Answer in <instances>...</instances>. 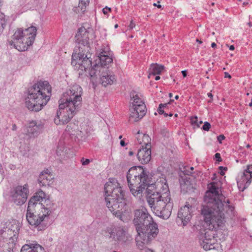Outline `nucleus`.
I'll return each instance as SVG.
<instances>
[{"mask_svg":"<svg viewBox=\"0 0 252 252\" xmlns=\"http://www.w3.org/2000/svg\"><path fill=\"white\" fill-rule=\"evenodd\" d=\"M45 193L40 190L29 200L26 213V219L29 223L35 222L33 220L36 217L35 214L38 210H40V208H42V204L40 203V202L45 199Z\"/></svg>","mask_w":252,"mask_h":252,"instance_id":"9b49d317","label":"nucleus"},{"mask_svg":"<svg viewBox=\"0 0 252 252\" xmlns=\"http://www.w3.org/2000/svg\"><path fill=\"white\" fill-rule=\"evenodd\" d=\"M252 164L247 166L239 181H237L238 184L244 185V188H247L251 184L252 178Z\"/></svg>","mask_w":252,"mask_h":252,"instance_id":"aec40b11","label":"nucleus"},{"mask_svg":"<svg viewBox=\"0 0 252 252\" xmlns=\"http://www.w3.org/2000/svg\"><path fill=\"white\" fill-rule=\"evenodd\" d=\"M135 24L132 22V21H131L129 25L128 26L129 29L132 30L134 27H135Z\"/></svg>","mask_w":252,"mask_h":252,"instance_id":"4c0bfd02","label":"nucleus"},{"mask_svg":"<svg viewBox=\"0 0 252 252\" xmlns=\"http://www.w3.org/2000/svg\"><path fill=\"white\" fill-rule=\"evenodd\" d=\"M120 145L122 147H124L126 146V144L125 143V141L124 140H121L120 141Z\"/></svg>","mask_w":252,"mask_h":252,"instance_id":"79ce46f5","label":"nucleus"},{"mask_svg":"<svg viewBox=\"0 0 252 252\" xmlns=\"http://www.w3.org/2000/svg\"><path fill=\"white\" fill-rule=\"evenodd\" d=\"M201 123H202V122H201V121H200V122H199V124H201Z\"/></svg>","mask_w":252,"mask_h":252,"instance_id":"69168bd1","label":"nucleus"},{"mask_svg":"<svg viewBox=\"0 0 252 252\" xmlns=\"http://www.w3.org/2000/svg\"><path fill=\"white\" fill-rule=\"evenodd\" d=\"M239 1H241L242 0H238Z\"/></svg>","mask_w":252,"mask_h":252,"instance_id":"338daca9","label":"nucleus"},{"mask_svg":"<svg viewBox=\"0 0 252 252\" xmlns=\"http://www.w3.org/2000/svg\"><path fill=\"white\" fill-rule=\"evenodd\" d=\"M133 155V152L132 151H129L128 152V156H132Z\"/></svg>","mask_w":252,"mask_h":252,"instance_id":"49530a36","label":"nucleus"},{"mask_svg":"<svg viewBox=\"0 0 252 252\" xmlns=\"http://www.w3.org/2000/svg\"><path fill=\"white\" fill-rule=\"evenodd\" d=\"M124 192L120 184L115 179H110L104 186V196L106 204L109 210L122 220V210L126 203Z\"/></svg>","mask_w":252,"mask_h":252,"instance_id":"20e7f679","label":"nucleus"},{"mask_svg":"<svg viewBox=\"0 0 252 252\" xmlns=\"http://www.w3.org/2000/svg\"><path fill=\"white\" fill-rule=\"evenodd\" d=\"M197 120V117L196 116L191 118L190 119L191 124L199 127V124L198 123Z\"/></svg>","mask_w":252,"mask_h":252,"instance_id":"2f4dec72","label":"nucleus"},{"mask_svg":"<svg viewBox=\"0 0 252 252\" xmlns=\"http://www.w3.org/2000/svg\"><path fill=\"white\" fill-rule=\"evenodd\" d=\"M6 25V20L5 15L2 13H0V27L3 29Z\"/></svg>","mask_w":252,"mask_h":252,"instance_id":"7c9ffc66","label":"nucleus"},{"mask_svg":"<svg viewBox=\"0 0 252 252\" xmlns=\"http://www.w3.org/2000/svg\"><path fill=\"white\" fill-rule=\"evenodd\" d=\"M224 77L225 78H231V75L228 72H225L224 73Z\"/></svg>","mask_w":252,"mask_h":252,"instance_id":"ea45409f","label":"nucleus"},{"mask_svg":"<svg viewBox=\"0 0 252 252\" xmlns=\"http://www.w3.org/2000/svg\"><path fill=\"white\" fill-rule=\"evenodd\" d=\"M220 168H223V167L222 166H220Z\"/></svg>","mask_w":252,"mask_h":252,"instance_id":"0e129e2a","label":"nucleus"},{"mask_svg":"<svg viewBox=\"0 0 252 252\" xmlns=\"http://www.w3.org/2000/svg\"><path fill=\"white\" fill-rule=\"evenodd\" d=\"M100 80L101 84L104 87L113 84L116 80L115 75L112 74L107 68H105L101 72Z\"/></svg>","mask_w":252,"mask_h":252,"instance_id":"412c9836","label":"nucleus"},{"mask_svg":"<svg viewBox=\"0 0 252 252\" xmlns=\"http://www.w3.org/2000/svg\"><path fill=\"white\" fill-rule=\"evenodd\" d=\"M6 224V226L0 230V235L4 239H16L21 227L20 223L14 220Z\"/></svg>","mask_w":252,"mask_h":252,"instance_id":"4468645a","label":"nucleus"},{"mask_svg":"<svg viewBox=\"0 0 252 252\" xmlns=\"http://www.w3.org/2000/svg\"><path fill=\"white\" fill-rule=\"evenodd\" d=\"M220 174H221V175H223L224 174V172H222V171H221V172H220Z\"/></svg>","mask_w":252,"mask_h":252,"instance_id":"13d9d810","label":"nucleus"},{"mask_svg":"<svg viewBox=\"0 0 252 252\" xmlns=\"http://www.w3.org/2000/svg\"><path fill=\"white\" fill-rule=\"evenodd\" d=\"M215 157L217 161H221V157H220V153H216L215 155Z\"/></svg>","mask_w":252,"mask_h":252,"instance_id":"e433bc0d","label":"nucleus"},{"mask_svg":"<svg viewBox=\"0 0 252 252\" xmlns=\"http://www.w3.org/2000/svg\"><path fill=\"white\" fill-rule=\"evenodd\" d=\"M175 98L176 99H178L179 98V96L178 95H176L175 97Z\"/></svg>","mask_w":252,"mask_h":252,"instance_id":"6e6d98bb","label":"nucleus"},{"mask_svg":"<svg viewBox=\"0 0 252 252\" xmlns=\"http://www.w3.org/2000/svg\"><path fill=\"white\" fill-rule=\"evenodd\" d=\"M109 238L120 243H126L129 240L130 236L122 227L107 228Z\"/></svg>","mask_w":252,"mask_h":252,"instance_id":"f3484780","label":"nucleus"},{"mask_svg":"<svg viewBox=\"0 0 252 252\" xmlns=\"http://www.w3.org/2000/svg\"><path fill=\"white\" fill-rule=\"evenodd\" d=\"M98 57L99 60V66L102 67H104L111 63L113 61L108 48H107L106 50H102Z\"/></svg>","mask_w":252,"mask_h":252,"instance_id":"5701e85b","label":"nucleus"},{"mask_svg":"<svg viewBox=\"0 0 252 252\" xmlns=\"http://www.w3.org/2000/svg\"><path fill=\"white\" fill-rule=\"evenodd\" d=\"M51 87L47 81H39L30 87L25 99L28 109L32 111L41 110L50 99Z\"/></svg>","mask_w":252,"mask_h":252,"instance_id":"39448f33","label":"nucleus"},{"mask_svg":"<svg viewBox=\"0 0 252 252\" xmlns=\"http://www.w3.org/2000/svg\"><path fill=\"white\" fill-rule=\"evenodd\" d=\"M131 102L130 105L129 121L134 123L142 119L146 112V105L142 98L135 93L131 94Z\"/></svg>","mask_w":252,"mask_h":252,"instance_id":"9d476101","label":"nucleus"},{"mask_svg":"<svg viewBox=\"0 0 252 252\" xmlns=\"http://www.w3.org/2000/svg\"><path fill=\"white\" fill-rule=\"evenodd\" d=\"M118 27V25L117 24L115 25V28H117Z\"/></svg>","mask_w":252,"mask_h":252,"instance_id":"bf43d9fd","label":"nucleus"},{"mask_svg":"<svg viewBox=\"0 0 252 252\" xmlns=\"http://www.w3.org/2000/svg\"><path fill=\"white\" fill-rule=\"evenodd\" d=\"M56 209V205L49 199L45 200L44 205L42 204V208L38 210L34 219L35 222L29 224L36 228L38 231L45 230L48 226L49 215Z\"/></svg>","mask_w":252,"mask_h":252,"instance_id":"6e6552de","label":"nucleus"},{"mask_svg":"<svg viewBox=\"0 0 252 252\" xmlns=\"http://www.w3.org/2000/svg\"><path fill=\"white\" fill-rule=\"evenodd\" d=\"M196 42H198V43H202V41H200V40H199V39H196Z\"/></svg>","mask_w":252,"mask_h":252,"instance_id":"603ef678","label":"nucleus"},{"mask_svg":"<svg viewBox=\"0 0 252 252\" xmlns=\"http://www.w3.org/2000/svg\"><path fill=\"white\" fill-rule=\"evenodd\" d=\"M128 186L132 194L136 196L142 193L144 190L150 186L155 187L154 184H150L148 175L141 166H133L130 168L126 175Z\"/></svg>","mask_w":252,"mask_h":252,"instance_id":"423d86ee","label":"nucleus"},{"mask_svg":"<svg viewBox=\"0 0 252 252\" xmlns=\"http://www.w3.org/2000/svg\"><path fill=\"white\" fill-rule=\"evenodd\" d=\"M111 11V8L106 6L102 9L103 13L104 14H107L109 11Z\"/></svg>","mask_w":252,"mask_h":252,"instance_id":"c9c22d12","label":"nucleus"},{"mask_svg":"<svg viewBox=\"0 0 252 252\" xmlns=\"http://www.w3.org/2000/svg\"><path fill=\"white\" fill-rule=\"evenodd\" d=\"M36 31L37 29L34 26L25 30L19 29L12 35L11 40L8 41L9 44L19 51L27 50L33 43Z\"/></svg>","mask_w":252,"mask_h":252,"instance_id":"0eeeda50","label":"nucleus"},{"mask_svg":"<svg viewBox=\"0 0 252 252\" xmlns=\"http://www.w3.org/2000/svg\"><path fill=\"white\" fill-rule=\"evenodd\" d=\"M136 138L137 139V143L139 144L142 145V148H144V146H145V147H150L151 148L150 145L151 139L148 135L140 133L139 131L137 132Z\"/></svg>","mask_w":252,"mask_h":252,"instance_id":"a878e982","label":"nucleus"},{"mask_svg":"<svg viewBox=\"0 0 252 252\" xmlns=\"http://www.w3.org/2000/svg\"><path fill=\"white\" fill-rule=\"evenodd\" d=\"M137 158L142 164L148 163L151 158V150L150 147L142 148L138 150Z\"/></svg>","mask_w":252,"mask_h":252,"instance_id":"4be33fe9","label":"nucleus"},{"mask_svg":"<svg viewBox=\"0 0 252 252\" xmlns=\"http://www.w3.org/2000/svg\"><path fill=\"white\" fill-rule=\"evenodd\" d=\"M173 101H174V100L171 99L170 102H168V103H164V104L160 103L159 105L158 108V113L160 115L163 114L164 117H167L168 114L165 112V110H166L167 109L168 105L170 104V103L171 102H173Z\"/></svg>","mask_w":252,"mask_h":252,"instance_id":"c85d7f7f","label":"nucleus"},{"mask_svg":"<svg viewBox=\"0 0 252 252\" xmlns=\"http://www.w3.org/2000/svg\"><path fill=\"white\" fill-rule=\"evenodd\" d=\"M160 77L159 76H157L156 77H155V80H158L160 79Z\"/></svg>","mask_w":252,"mask_h":252,"instance_id":"8fccbe9b","label":"nucleus"},{"mask_svg":"<svg viewBox=\"0 0 252 252\" xmlns=\"http://www.w3.org/2000/svg\"><path fill=\"white\" fill-rule=\"evenodd\" d=\"M190 169H191V170H193V167H190Z\"/></svg>","mask_w":252,"mask_h":252,"instance_id":"052dcab7","label":"nucleus"},{"mask_svg":"<svg viewBox=\"0 0 252 252\" xmlns=\"http://www.w3.org/2000/svg\"><path fill=\"white\" fill-rule=\"evenodd\" d=\"M164 67L163 65L158 64H152L150 68V71L153 75L160 74L163 70Z\"/></svg>","mask_w":252,"mask_h":252,"instance_id":"bb28decb","label":"nucleus"},{"mask_svg":"<svg viewBox=\"0 0 252 252\" xmlns=\"http://www.w3.org/2000/svg\"><path fill=\"white\" fill-rule=\"evenodd\" d=\"M20 252H45L44 248L34 242L24 245Z\"/></svg>","mask_w":252,"mask_h":252,"instance_id":"393cba45","label":"nucleus"},{"mask_svg":"<svg viewBox=\"0 0 252 252\" xmlns=\"http://www.w3.org/2000/svg\"><path fill=\"white\" fill-rule=\"evenodd\" d=\"M182 75L183 76L185 77L187 76V71L186 70H183L182 71Z\"/></svg>","mask_w":252,"mask_h":252,"instance_id":"a19ab883","label":"nucleus"},{"mask_svg":"<svg viewBox=\"0 0 252 252\" xmlns=\"http://www.w3.org/2000/svg\"><path fill=\"white\" fill-rule=\"evenodd\" d=\"M207 95L209 97L211 98V100H209L208 102H211L213 97V94L211 93H208L207 94Z\"/></svg>","mask_w":252,"mask_h":252,"instance_id":"58836bf2","label":"nucleus"},{"mask_svg":"<svg viewBox=\"0 0 252 252\" xmlns=\"http://www.w3.org/2000/svg\"><path fill=\"white\" fill-rule=\"evenodd\" d=\"M175 117H177V114H175Z\"/></svg>","mask_w":252,"mask_h":252,"instance_id":"e2e57ef3","label":"nucleus"},{"mask_svg":"<svg viewBox=\"0 0 252 252\" xmlns=\"http://www.w3.org/2000/svg\"><path fill=\"white\" fill-rule=\"evenodd\" d=\"M155 228H153V231L149 228L144 231H137L138 234L135 238V241L136 246L139 250H144L146 245L157 236L158 233V229Z\"/></svg>","mask_w":252,"mask_h":252,"instance_id":"f8f14e48","label":"nucleus"},{"mask_svg":"<svg viewBox=\"0 0 252 252\" xmlns=\"http://www.w3.org/2000/svg\"><path fill=\"white\" fill-rule=\"evenodd\" d=\"M82 88L76 84L63 94L59 100V110L54 119L56 125L67 124L78 112L82 105Z\"/></svg>","mask_w":252,"mask_h":252,"instance_id":"7ed1b4c3","label":"nucleus"},{"mask_svg":"<svg viewBox=\"0 0 252 252\" xmlns=\"http://www.w3.org/2000/svg\"><path fill=\"white\" fill-rule=\"evenodd\" d=\"M89 0H79L78 7L82 12L85 11L86 7L89 5Z\"/></svg>","mask_w":252,"mask_h":252,"instance_id":"c756f323","label":"nucleus"},{"mask_svg":"<svg viewBox=\"0 0 252 252\" xmlns=\"http://www.w3.org/2000/svg\"><path fill=\"white\" fill-rule=\"evenodd\" d=\"M208 188L204 197L207 204L202 206L201 209V215L208 227V230L205 231L200 242L206 251L215 248L214 245L217 242L215 231L222 229L226 222L225 214L229 212L232 213L234 209L230 205L228 199L222 201L223 196L219 193L217 183H211Z\"/></svg>","mask_w":252,"mask_h":252,"instance_id":"f257e3e1","label":"nucleus"},{"mask_svg":"<svg viewBox=\"0 0 252 252\" xmlns=\"http://www.w3.org/2000/svg\"><path fill=\"white\" fill-rule=\"evenodd\" d=\"M172 96H173V94H172V93H169V97L171 98V97H172Z\"/></svg>","mask_w":252,"mask_h":252,"instance_id":"864d4df0","label":"nucleus"},{"mask_svg":"<svg viewBox=\"0 0 252 252\" xmlns=\"http://www.w3.org/2000/svg\"><path fill=\"white\" fill-rule=\"evenodd\" d=\"M122 138V135H120V136H119V138H120V139H121Z\"/></svg>","mask_w":252,"mask_h":252,"instance_id":"680f3d73","label":"nucleus"},{"mask_svg":"<svg viewBox=\"0 0 252 252\" xmlns=\"http://www.w3.org/2000/svg\"><path fill=\"white\" fill-rule=\"evenodd\" d=\"M102 70H104V67H102L98 64H96L90 70L89 75L91 77H94L98 74L100 72H101Z\"/></svg>","mask_w":252,"mask_h":252,"instance_id":"cd10ccee","label":"nucleus"},{"mask_svg":"<svg viewBox=\"0 0 252 252\" xmlns=\"http://www.w3.org/2000/svg\"><path fill=\"white\" fill-rule=\"evenodd\" d=\"M54 177L48 169L43 170L39 174L38 181L40 186H50L54 183Z\"/></svg>","mask_w":252,"mask_h":252,"instance_id":"6ab92c4d","label":"nucleus"},{"mask_svg":"<svg viewBox=\"0 0 252 252\" xmlns=\"http://www.w3.org/2000/svg\"><path fill=\"white\" fill-rule=\"evenodd\" d=\"M224 139H225V136L222 134L220 135L219 136H218L217 137V139H218V141L219 142V143H221V141L223 140H224Z\"/></svg>","mask_w":252,"mask_h":252,"instance_id":"f704fd0d","label":"nucleus"},{"mask_svg":"<svg viewBox=\"0 0 252 252\" xmlns=\"http://www.w3.org/2000/svg\"><path fill=\"white\" fill-rule=\"evenodd\" d=\"M89 34V32L84 27L79 28L75 37L76 42L88 48L90 44Z\"/></svg>","mask_w":252,"mask_h":252,"instance_id":"a211bd4d","label":"nucleus"},{"mask_svg":"<svg viewBox=\"0 0 252 252\" xmlns=\"http://www.w3.org/2000/svg\"><path fill=\"white\" fill-rule=\"evenodd\" d=\"M43 128V125L40 123L37 124L35 121H31L27 127V132L30 136H35L38 135Z\"/></svg>","mask_w":252,"mask_h":252,"instance_id":"b1692460","label":"nucleus"},{"mask_svg":"<svg viewBox=\"0 0 252 252\" xmlns=\"http://www.w3.org/2000/svg\"><path fill=\"white\" fill-rule=\"evenodd\" d=\"M192 206L187 203L179 209L176 219L178 225L186 226L190 221L192 217Z\"/></svg>","mask_w":252,"mask_h":252,"instance_id":"dca6fc26","label":"nucleus"},{"mask_svg":"<svg viewBox=\"0 0 252 252\" xmlns=\"http://www.w3.org/2000/svg\"><path fill=\"white\" fill-rule=\"evenodd\" d=\"M249 106L251 107H252V98L251 100V102L249 103Z\"/></svg>","mask_w":252,"mask_h":252,"instance_id":"5fc2aeb1","label":"nucleus"},{"mask_svg":"<svg viewBox=\"0 0 252 252\" xmlns=\"http://www.w3.org/2000/svg\"><path fill=\"white\" fill-rule=\"evenodd\" d=\"M81 162L83 165H87L90 163V161L89 159H84L83 158L81 160Z\"/></svg>","mask_w":252,"mask_h":252,"instance_id":"72a5a7b5","label":"nucleus"},{"mask_svg":"<svg viewBox=\"0 0 252 252\" xmlns=\"http://www.w3.org/2000/svg\"><path fill=\"white\" fill-rule=\"evenodd\" d=\"M154 6H157L158 8H161V5H160V4H158V5H157L156 3H154Z\"/></svg>","mask_w":252,"mask_h":252,"instance_id":"de8ad7c7","label":"nucleus"},{"mask_svg":"<svg viewBox=\"0 0 252 252\" xmlns=\"http://www.w3.org/2000/svg\"><path fill=\"white\" fill-rule=\"evenodd\" d=\"M12 130H16V129H17V126H16V125H15V124H13V125H12Z\"/></svg>","mask_w":252,"mask_h":252,"instance_id":"37998d69","label":"nucleus"},{"mask_svg":"<svg viewBox=\"0 0 252 252\" xmlns=\"http://www.w3.org/2000/svg\"><path fill=\"white\" fill-rule=\"evenodd\" d=\"M216 46H217V45H216V44L215 43H214V42L212 43V44H211V47H212V48H214V47H216Z\"/></svg>","mask_w":252,"mask_h":252,"instance_id":"a18cd8bd","label":"nucleus"},{"mask_svg":"<svg viewBox=\"0 0 252 252\" xmlns=\"http://www.w3.org/2000/svg\"><path fill=\"white\" fill-rule=\"evenodd\" d=\"M29 192V186L27 184L23 186H18L14 188L11 191V199L17 205H22L27 201Z\"/></svg>","mask_w":252,"mask_h":252,"instance_id":"ddd939ff","label":"nucleus"},{"mask_svg":"<svg viewBox=\"0 0 252 252\" xmlns=\"http://www.w3.org/2000/svg\"><path fill=\"white\" fill-rule=\"evenodd\" d=\"M249 4L248 2H244L243 3V5L244 6H246L247 5H248Z\"/></svg>","mask_w":252,"mask_h":252,"instance_id":"3c124183","label":"nucleus"},{"mask_svg":"<svg viewBox=\"0 0 252 252\" xmlns=\"http://www.w3.org/2000/svg\"><path fill=\"white\" fill-rule=\"evenodd\" d=\"M133 223L136 226L137 231H144L149 229L153 231L154 227L158 229V225L154 222L152 217L149 214L146 208L136 210L135 211V216Z\"/></svg>","mask_w":252,"mask_h":252,"instance_id":"1a4fd4ad","label":"nucleus"},{"mask_svg":"<svg viewBox=\"0 0 252 252\" xmlns=\"http://www.w3.org/2000/svg\"><path fill=\"white\" fill-rule=\"evenodd\" d=\"M168 116H170V117H171L173 116V114L172 113H170L169 114H168Z\"/></svg>","mask_w":252,"mask_h":252,"instance_id":"4d7b16f0","label":"nucleus"},{"mask_svg":"<svg viewBox=\"0 0 252 252\" xmlns=\"http://www.w3.org/2000/svg\"><path fill=\"white\" fill-rule=\"evenodd\" d=\"M234 49H235V47H234V45H231L229 47V50H234Z\"/></svg>","mask_w":252,"mask_h":252,"instance_id":"c03bdc74","label":"nucleus"},{"mask_svg":"<svg viewBox=\"0 0 252 252\" xmlns=\"http://www.w3.org/2000/svg\"><path fill=\"white\" fill-rule=\"evenodd\" d=\"M145 252H153V251L152 250H151V249H147L145 250Z\"/></svg>","mask_w":252,"mask_h":252,"instance_id":"09e8293b","label":"nucleus"},{"mask_svg":"<svg viewBox=\"0 0 252 252\" xmlns=\"http://www.w3.org/2000/svg\"><path fill=\"white\" fill-rule=\"evenodd\" d=\"M210 127V124L207 122H205L202 126V129L205 131H208Z\"/></svg>","mask_w":252,"mask_h":252,"instance_id":"473e14b6","label":"nucleus"},{"mask_svg":"<svg viewBox=\"0 0 252 252\" xmlns=\"http://www.w3.org/2000/svg\"><path fill=\"white\" fill-rule=\"evenodd\" d=\"M147 188V201L152 211L157 216L168 219L171 214L173 203L171 201L170 191L166 180L160 178Z\"/></svg>","mask_w":252,"mask_h":252,"instance_id":"f03ea898","label":"nucleus"},{"mask_svg":"<svg viewBox=\"0 0 252 252\" xmlns=\"http://www.w3.org/2000/svg\"><path fill=\"white\" fill-rule=\"evenodd\" d=\"M71 64L75 69L86 71L92 65V60L87 55L81 52L73 54L72 56Z\"/></svg>","mask_w":252,"mask_h":252,"instance_id":"2eb2a0df","label":"nucleus"}]
</instances>
